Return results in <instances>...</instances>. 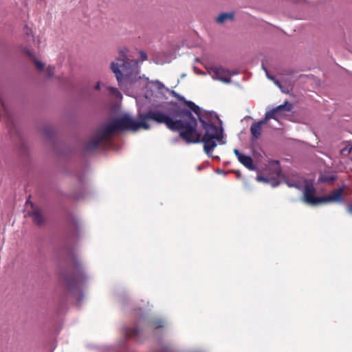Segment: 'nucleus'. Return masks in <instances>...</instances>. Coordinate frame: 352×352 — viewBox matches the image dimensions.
Masks as SVG:
<instances>
[{
	"instance_id": "obj_6",
	"label": "nucleus",
	"mask_w": 352,
	"mask_h": 352,
	"mask_svg": "<svg viewBox=\"0 0 352 352\" xmlns=\"http://www.w3.org/2000/svg\"><path fill=\"white\" fill-rule=\"evenodd\" d=\"M316 189L313 186L306 185L304 190V201L311 205L323 203V197H316Z\"/></svg>"
},
{
	"instance_id": "obj_4",
	"label": "nucleus",
	"mask_w": 352,
	"mask_h": 352,
	"mask_svg": "<svg viewBox=\"0 0 352 352\" xmlns=\"http://www.w3.org/2000/svg\"><path fill=\"white\" fill-rule=\"evenodd\" d=\"M63 279L67 289L73 292L84 282L85 276L81 270H78L74 274L64 275Z\"/></svg>"
},
{
	"instance_id": "obj_21",
	"label": "nucleus",
	"mask_w": 352,
	"mask_h": 352,
	"mask_svg": "<svg viewBox=\"0 0 352 352\" xmlns=\"http://www.w3.org/2000/svg\"><path fill=\"white\" fill-rule=\"evenodd\" d=\"M267 76L269 79L272 80L274 81V84L276 85H277L281 90L283 92H285V91L283 89V87L280 84V82L277 80L275 78L272 77V76H270L268 73L267 72Z\"/></svg>"
},
{
	"instance_id": "obj_1",
	"label": "nucleus",
	"mask_w": 352,
	"mask_h": 352,
	"mask_svg": "<svg viewBox=\"0 0 352 352\" xmlns=\"http://www.w3.org/2000/svg\"><path fill=\"white\" fill-rule=\"evenodd\" d=\"M167 115L158 109H150L146 112V118L158 123L164 124L172 131L179 132V138L186 144H197L202 142L204 150L207 155L217 146V142L224 144L223 142V129L218 128L214 123V119H219L217 115L213 113L201 111L196 114L204 131L202 135L197 130V120L192 113L185 108L177 107L170 111Z\"/></svg>"
},
{
	"instance_id": "obj_9",
	"label": "nucleus",
	"mask_w": 352,
	"mask_h": 352,
	"mask_svg": "<svg viewBox=\"0 0 352 352\" xmlns=\"http://www.w3.org/2000/svg\"><path fill=\"white\" fill-rule=\"evenodd\" d=\"M173 94L175 96L179 101L184 102L190 109H188L190 112L193 111L195 114H199L200 113V107L195 104L193 102L186 100L185 98L182 96L179 95L175 91H173Z\"/></svg>"
},
{
	"instance_id": "obj_20",
	"label": "nucleus",
	"mask_w": 352,
	"mask_h": 352,
	"mask_svg": "<svg viewBox=\"0 0 352 352\" xmlns=\"http://www.w3.org/2000/svg\"><path fill=\"white\" fill-rule=\"evenodd\" d=\"M107 89L110 91V93L116 96V98H122V94L121 93L118 91V89L116 87H107Z\"/></svg>"
},
{
	"instance_id": "obj_8",
	"label": "nucleus",
	"mask_w": 352,
	"mask_h": 352,
	"mask_svg": "<svg viewBox=\"0 0 352 352\" xmlns=\"http://www.w3.org/2000/svg\"><path fill=\"white\" fill-rule=\"evenodd\" d=\"M344 186L332 191L329 195L323 197V203L335 201L340 202L343 200V192Z\"/></svg>"
},
{
	"instance_id": "obj_26",
	"label": "nucleus",
	"mask_w": 352,
	"mask_h": 352,
	"mask_svg": "<svg viewBox=\"0 0 352 352\" xmlns=\"http://www.w3.org/2000/svg\"><path fill=\"white\" fill-rule=\"evenodd\" d=\"M346 210L348 213L352 214V204H349L346 207Z\"/></svg>"
},
{
	"instance_id": "obj_11",
	"label": "nucleus",
	"mask_w": 352,
	"mask_h": 352,
	"mask_svg": "<svg viewBox=\"0 0 352 352\" xmlns=\"http://www.w3.org/2000/svg\"><path fill=\"white\" fill-rule=\"evenodd\" d=\"M29 214L30 216H32L34 223L41 226L44 223L45 219L40 209H34L31 213Z\"/></svg>"
},
{
	"instance_id": "obj_17",
	"label": "nucleus",
	"mask_w": 352,
	"mask_h": 352,
	"mask_svg": "<svg viewBox=\"0 0 352 352\" xmlns=\"http://www.w3.org/2000/svg\"><path fill=\"white\" fill-rule=\"evenodd\" d=\"M292 109V104L288 102H285V104H280L277 107L274 108L277 113H280L282 111H289Z\"/></svg>"
},
{
	"instance_id": "obj_25",
	"label": "nucleus",
	"mask_w": 352,
	"mask_h": 352,
	"mask_svg": "<svg viewBox=\"0 0 352 352\" xmlns=\"http://www.w3.org/2000/svg\"><path fill=\"white\" fill-rule=\"evenodd\" d=\"M256 179L258 182H267V179L265 178L263 176H257Z\"/></svg>"
},
{
	"instance_id": "obj_32",
	"label": "nucleus",
	"mask_w": 352,
	"mask_h": 352,
	"mask_svg": "<svg viewBox=\"0 0 352 352\" xmlns=\"http://www.w3.org/2000/svg\"><path fill=\"white\" fill-rule=\"evenodd\" d=\"M142 58H146V55L142 56Z\"/></svg>"
},
{
	"instance_id": "obj_12",
	"label": "nucleus",
	"mask_w": 352,
	"mask_h": 352,
	"mask_svg": "<svg viewBox=\"0 0 352 352\" xmlns=\"http://www.w3.org/2000/svg\"><path fill=\"white\" fill-rule=\"evenodd\" d=\"M285 182L289 187H293L297 189H300V182L298 179V175H294V179L285 178Z\"/></svg>"
},
{
	"instance_id": "obj_3",
	"label": "nucleus",
	"mask_w": 352,
	"mask_h": 352,
	"mask_svg": "<svg viewBox=\"0 0 352 352\" xmlns=\"http://www.w3.org/2000/svg\"><path fill=\"white\" fill-rule=\"evenodd\" d=\"M110 67L120 88L123 91L142 79L138 76L140 72L138 62L127 58L124 54H120L118 58L111 62Z\"/></svg>"
},
{
	"instance_id": "obj_13",
	"label": "nucleus",
	"mask_w": 352,
	"mask_h": 352,
	"mask_svg": "<svg viewBox=\"0 0 352 352\" xmlns=\"http://www.w3.org/2000/svg\"><path fill=\"white\" fill-rule=\"evenodd\" d=\"M140 334V329L138 327L126 328L125 329V336L127 338L136 339Z\"/></svg>"
},
{
	"instance_id": "obj_31",
	"label": "nucleus",
	"mask_w": 352,
	"mask_h": 352,
	"mask_svg": "<svg viewBox=\"0 0 352 352\" xmlns=\"http://www.w3.org/2000/svg\"><path fill=\"white\" fill-rule=\"evenodd\" d=\"M147 80H148V79H147V78L144 79V81L145 82V83H146V82H147Z\"/></svg>"
},
{
	"instance_id": "obj_29",
	"label": "nucleus",
	"mask_w": 352,
	"mask_h": 352,
	"mask_svg": "<svg viewBox=\"0 0 352 352\" xmlns=\"http://www.w3.org/2000/svg\"><path fill=\"white\" fill-rule=\"evenodd\" d=\"M95 89L100 90V82H98L95 86Z\"/></svg>"
},
{
	"instance_id": "obj_14",
	"label": "nucleus",
	"mask_w": 352,
	"mask_h": 352,
	"mask_svg": "<svg viewBox=\"0 0 352 352\" xmlns=\"http://www.w3.org/2000/svg\"><path fill=\"white\" fill-rule=\"evenodd\" d=\"M234 19V14L233 13H221L216 19L217 22L219 23H223L227 20H233Z\"/></svg>"
},
{
	"instance_id": "obj_19",
	"label": "nucleus",
	"mask_w": 352,
	"mask_h": 352,
	"mask_svg": "<svg viewBox=\"0 0 352 352\" xmlns=\"http://www.w3.org/2000/svg\"><path fill=\"white\" fill-rule=\"evenodd\" d=\"M271 166L273 167L274 173L276 176L280 177L282 173V170L279 162L278 161H274L271 164Z\"/></svg>"
},
{
	"instance_id": "obj_10",
	"label": "nucleus",
	"mask_w": 352,
	"mask_h": 352,
	"mask_svg": "<svg viewBox=\"0 0 352 352\" xmlns=\"http://www.w3.org/2000/svg\"><path fill=\"white\" fill-rule=\"evenodd\" d=\"M266 123L263 120L254 122L250 126V133L254 140L258 139L261 135L262 126Z\"/></svg>"
},
{
	"instance_id": "obj_5",
	"label": "nucleus",
	"mask_w": 352,
	"mask_h": 352,
	"mask_svg": "<svg viewBox=\"0 0 352 352\" xmlns=\"http://www.w3.org/2000/svg\"><path fill=\"white\" fill-rule=\"evenodd\" d=\"M209 73L213 79L219 80L224 83H230L231 82V76L236 74V72H230L221 66L211 67Z\"/></svg>"
},
{
	"instance_id": "obj_27",
	"label": "nucleus",
	"mask_w": 352,
	"mask_h": 352,
	"mask_svg": "<svg viewBox=\"0 0 352 352\" xmlns=\"http://www.w3.org/2000/svg\"><path fill=\"white\" fill-rule=\"evenodd\" d=\"M25 34L28 35L31 32V30L29 29L27 25L25 26Z\"/></svg>"
},
{
	"instance_id": "obj_16",
	"label": "nucleus",
	"mask_w": 352,
	"mask_h": 352,
	"mask_svg": "<svg viewBox=\"0 0 352 352\" xmlns=\"http://www.w3.org/2000/svg\"><path fill=\"white\" fill-rule=\"evenodd\" d=\"M25 54L33 58L34 63H35V65H36V68L38 69V70H43V69L44 68V64L43 63H41V61L36 60L34 57V56L33 55V54L28 50H25Z\"/></svg>"
},
{
	"instance_id": "obj_7",
	"label": "nucleus",
	"mask_w": 352,
	"mask_h": 352,
	"mask_svg": "<svg viewBox=\"0 0 352 352\" xmlns=\"http://www.w3.org/2000/svg\"><path fill=\"white\" fill-rule=\"evenodd\" d=\"M234 153L239 162L250 170H255L256 166L254 164L253 160L250 156L241 153L238 149H234Z\"/></svg>"
},
{
	"instance_id": "obj_22",
	"label": "nucleus",
	"mask_w": 352,
	"mask_h": 352,
	"mask_svg": "<svg viewBox=\"0 0 352 352\" xmlns=\"http://www.w3.org/2000/svg\"><path fill=\"white\" fill-rule=\"evenodd\" d=\"M351 152H352V146H350V147L346 146V147L343 148L340 151L342 155L349 154Z\"/></svg>"
},
{
	"instance_id": "obj_23",
	"label": "nucleus",
	"mask_w": 352,
	"mask_h": 352,
	"mask_svg": "<svg viewBox=\"0 0 352 352\" xmlns=\"http://www.w3.org/2000/svg\"><path fill=\"white\" fill-rule=\"evenodd\" d=\"M153 326L154 328L158 329L163 327V322L161 320H157L153 323Z\"/></svg>"
},
{
	"instance_id": "obj_30",
	"label": "nucleus",
	"mask_w": 352,
	"mask_h": 352,
	"mask_svg": "<svg viewBox=\"0 0 352 352\" xmlns=\"http://www.w3.org/2000/svg\"><path fill=\"white\" fill-rule=\"evenodd\" d=\"M278 184H279V182H276L273 186H278Z\"/></svg>"
},
{
	"instance_id": "obj_28",
	"label": "nucleus",
	"mask_w": 352,
	"mask_h": 352,
	"mask_svg": "<svg viewBox=\"0 0 352 352\" xmlns=\"http://www.w3.org/2000/svg\"><path fill=\"white\" fill-rule=\"evenodd\" d=\"M156 84L157 85L158 89H161L162 87H164V85L162 82H159V81H157Z\"/></svg>"
},
{
	"instance_id": "obj_15",
	"label": "nucleus",
	"mask_w": 352,
	"mask_h": 352,
	"mask_svg": "<svg viewBox=\"0 0 352 352\" xmlns=\"http://www.w3.org/2000/svg\"><path fill=\"white\" fill-rule=\"evenodd\" d=\"M278 113L274 109H272L271 111L267 112L265 113V118L262 119L263 121H265V123H267V120L270 119H278Z\"/></svg>"
},
{
	"instance_id": "obj_24",
	"label": "nucleus",
	"mask_w": 352,
	"mask_h": 352,
	"mask_svg": "<svg viewBox=\"0 0 352 352\" xmlns=\"http://www.w3.org/2000/svg\"><path fill=\"white\" fill-rule=\"evenodd\" d=\"M54 67H49L47 69V75L48 77H51L53 76L54 74Z\"/></svg>"
},
{
	"instance_id": "obj_33",
	"label": "nucleus",
	"mask_w": 352,
	"mask_h": 352,
	"mask_svg": "<svg viewBox=\"0 0 352 352\" xmlns=\"http://www.w3.org/2000/svg\"><path fill=\"white\" fill-rule=\"evenodd\" d=\"M142 58H146V55L142 56Z\"/></svg>"
},
{
	"instance_id": "obj_18",
	"label": "nucleus",
	"mask_w": 352,
	"mask_h": 352,
	"mask_svg": "<svg viewBox=\"0 0 352 352\" xmlns=\"http://www.w3.org/2000/svg\"><path fill=\"white\" fill-rule=\"evenodd\" d=\"M336 179V175H324L322 176L319 181L322 182L332 184L335 180Z\"/></svg>"
},
{
	"instance_id": "obj_2",
	"label": "nucleus",
	"mask_w": 352,
	"mask_h": 352,
	"mask_svg": "<svg viewBox=\"0 0 352 352\" xmlns=\"http://www.w3.org/2000/svg\"><path fill=\"white\" fill-rule=\"evenodd\" d=\"M139 118L140 120L136 121L129 116L124 115L114 120L95 133L94 138L85 144V151H95L102 142L110 141L111 135L116 132L124 130L136 131L140 128L150 129V125L147 123V120L150 118H146V113L145 114L140 113Z\"/></svg>"
}]
</instances>
